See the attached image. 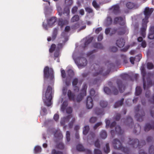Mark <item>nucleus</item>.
<instances>
[{
  "mask_svg": "<svg viewBox=\"0 0 154 154\" xmlns=\"http://www.w3.org/2000/svg\"><path fill=\"white\" fill-rule=\"evenodd\" d=\"M70 9L68 6L65 7L62 12V18L58 21V25L62 28L64 25L67 24L70 18Z\"/></svg>",
  "mask_w": 154,
  "mask_h": 154,
  "instance_id": "obj_1",
  "label": "nucleus"
},
{
  "mask_svg": "<svg viewBox=\"0 0 154 154\" xmlns=\"http://www.w3.org/2000/svg\"><path fill=\"white\" fill-rule=\"evenodd\" d=\"M153 9L152 8H149L146 7L145 9L144 13L145 15V19H143L142 21V27L141 28V34L144 37L146 35L145 31L146 29L147 26L146 23L148 22L147 20L148 16H149L152 12Z\"/></svg>",
  "mask_w": 154,
  "mask_h": 154,
  "instance_id": "obj_2",
  "label": "nucleus"
},
{
  "mask_svg": "<svg viewBox=\"0 0 154 154\" xmlns=\"http://www.w3.org/2000/svg\"><path fill=\"white\" fill-rule=\"evenodd\" d=\"M52 88L48 86L45 94H43L42 99L45 104L48 106L51 105V101L52 98Z\"/></svg>",
  "mask_w": 154,
  "mask_h": 154,
  "instance_id": "obj_3",
  "label": "nucleus"
},
{
  "mask_svg": "<svg viewBox=\"0 0 154 154\" xmlns=\"http://www.w3.org/2000/svg\"><path fill=\"white\" fill-rule=\"evenodd\" d=\"M141 70L143 81V88L144 89H146L152 85L151 81L147 78L150 76L151 74L149 73L146 74L145 73L144 68L143 66H141Z\"/></svg>",
  "mask_w": 154,
  "mask_h": 154,
  "instance_id": "obj_4",
  "label": "nucleus"
},
{
  "mask_svg": "<svg viewBox=\"0 0 154 154\" xmlns=\"http://www.w3.org/2000/svg\"><path fill=\"white\" fill-rule=\"evenodd\" d=\"M44 76L45 79L50 78L53 79L54 77V72L52 69H50L48 66H45L44 69Z\"/></svg>",
  "mask_w": 154,
  "mask_h": 154,
  "instance_id": "obj_5",
  "label": "nucleus"
},
{
  "mask_svg": "<svg viewBox=\"0 0 154 154\" xmlns=\"http://www.w3.org/2000/svg\"><path fill=\"white\" fill-rule=\"evenodd\" d=\"M112 143L115 149H120L122 151H124L125 153H128L127 149L122 146L121 142L118 139H114Z\"/></svg>",
  "mask_w": 154,
  "mask_h": 154,
  "instance_id": "obj_6",
  "label": "nucleus"
},
{
  "mask_svg": "<svg viewBox=\"0 0 154 154\" xmlns=\"http://www.w3.org/2000/svg\"><path fill=\"white\" fill-rule=\"evenodd\" d=\"M79 62L76 61V63L79 68H82L85 66L87 64V61L86 59L84 57L79 58Z\"/></svg>",
  "mask_w": 154,
  "mask_h": 154,
  "instance_id": "obj_7",
  "label": "nucleus"
},
{
  "mask_svg": "<svg viewBox=\"0 0 154 154\" xmlns=\"http://www.w3.org/2000/svg\"><path fill=\"white\" fill-rule=\"evenodd\" d=\"M58 29L57 28H55L52 32V37H48L47 38V40L49 42L51 40L52 41L54 40L56 38L58 34Z\"/></svg>",
  "mask_w": 154,
  "mask_h": 154,
  "instance_id": "obj_8",
  "label": "nucleus"
},
{
  "mask_svg": "<svg viewBox=\"0 0 154 154\" xmlns=\"http://www.w3.org/2000/svg\"><path fill=\"white\" fill-rule=\"evenodd\" d=\"M76 149L79 151H84L86 154H92L91 151L88 149H85L81 144H78L76 146Z\"/></svg>",
  "mask_w": 154,
  "mask_h": 154,
  "instance_id": "obj_9",
  "label": "nucleus"
},
{
  "mask_svg": "<svg viewBox=\"0 0 154 154\" xmlns=\"http://www.w3.org/2000/svg\"><path fill=\"white\" fill-rule=\"evenodd\" d=\"M86 106L88 109H90L92 108L93 106V100L92 97L88 96L86 100Z\"/></svg>",
  "mask_w": 154,
  "mask_h": 154,
  "instance_id": "obj_10",
  "label": "nucleus"
},
{
  "mask_svg": "<svg viewBox=\"0 0 154 154\" xmlns=\"http://www.w3.org/2000/svg\"><path fill=\"white\" fill-rule=\"evenodd\" d=\"M72 117V115H70L66 117L61 119L60 121V124L62 125H64L66 123L68 122L69 119Z\"/></svg>",
  "mask_w": 154,
  "mask_h": 154,
  "instance_id": "obj_11",
  "label": "nucleus"
},
{
  "mask_svg": "<svg viewBox=\"0 0 154 154\" xmlns=\"http://www.w3.org/2000/svg\"><path fill=\"white\" fill-rule=\"evenodd\" d=\"M67 95L70 100H72L74 102L76 101L75 94L72 93L70 90H68Z\"/></svg>",
  "mask_w": 154,
  "mask_h": 154,
  "instance_id": "obj_12",
  "label": "nucleus"
},
{
  "mask_svg": "<svg viewBox=\"0 0 154 154\" xmlns=\"http://www.w3.org/2000/svg\"><path fill=\"white\" fill-rule=\"evenodd\" d=\"M115 23H119L120 25H124L125 23V21L121 17H116L114 20Z\"/></svg>",
  "mask_w": 154,
  "mask_h": 154,
  "instance_id": "obj_13",
  "label": "nucleus"
},
{
  "mask_svg": "<svg viewBox=\"0 0 154 154\" xmlns=\"http://www.w3.org/2000/svg\"><path fill=\"white\" fill-rule=\"evenodd\" d=\"M124 40L122 38H119L116 41V44L119 47L121 48L124 46L125 45Z\"/></svg>",
  "mask_w": 154,
  "mask_h": 154,
  "instance_id": "obj_14",
  "label": "nucleus"
},
{
  "mask_svg": "<svg viewBox=\"0 0 154 154\" xmlns=\"http://www.w3.org/2000/svg\"><path fill=\"white\" fill-rule=\"evenodd\" d=\"M57 18L55 17H52L50 18L48 22V24L50 26H52L54 25L55 23L57 21Z\"/></svg>",
  "mask_w": 154,
  "mask_h": 154,
  "instance_id": "obj_15",
  "label": "nucleus"
},
{
  "mask_svg": "<svg viewBox=\"0 0 154 154\" xmlns=\"http://www.w3.org/2000/svg\"><path fill=\"white\" fill-rule=\"evenodd\" d=\"M93 39V37H88L86 38V40L84 43V46L83 47L84 48H85L92 41Z\"/></svg>",
  "mask_w": 154,
  "mask_h": 154,
  "instance_id": "obj_16",
  "label": "nucleus"
},
{
  "mask_svg": "<svg viewBox=\"0 0 154 154\" xmlns=\"http://www.w3.org/2000/svg\"><path fill=\"white\" fill-rule=\"evenodd\" d=\"M138 42H140V44L143 48H145L146 46V43L145 41L143 40L142 37H139L137 38Z\"/></svg>",
  "mask_w": 154,
  "mask_h": 154,
  "instance_id": "obj_17",
  "label": "nucleus"
},
{
  "mask_svg": "<svg viewBox=\"0 0 154 154\" xmlns=\"http://www.w3.org/2000/svg\"><path fill=\"white\" fill-rule=\"evenodd\" d=\"M148 38L151 39H154V26L151 27Z\"/></svg>",
  "mask_w": 154,
  "mask_h": 154,
  "instance_id": "obj_18",
  "label": "nucleus"
},
{
  "mask_svg": "<svg viewBox=\"0 0 154 154\" xmlns=\"http://www.w3.org/2000/svg\"><path fill=\"white\" fill-rule=\"evenodd\" d=\"M54 137L59 139H62L63 137L62 133L59 131H56L54 134Z\"/></svg>",
  "mask_w": 154,
  "mask_h": 154,
  "instance_id": "obj_19",
  "label": "nucleus"
},
{
  "mask_svg": "<svg viewBox=\"0 0 154 154\" xmlns=\"http://www.w3.org/2000/svg\"><path fill=\"white\" fill-rule=\"evenodd\" d=\"M114 13L116 14L119 11V7L117 5H114L110 9Z\"/></svg>",
  "mask_w": 154,
  "mask_h": 154,
  "instance_id": "obj_20",
  "label": "nucleus"
},
{
  "mask_svg": "<svg viewBox=\"0 0 154 154\" xmlns=\"http://www.w3.org/2000/svg\"><path fill=\"white\" fill-rule=\"evenodd\" d=\"M126 5L128 9H130L136 8H137V7L135 5L131 2H128L126 4Z\"/></svg>",
  "mask_w": 154,
  "mask_h": 154,
  "instance_id": "obj_21",
  "label": "nucleus"
},
{
  "mask_svg": "<svg viewBox=\"0 0 154 154\" xmlns=\"http://www.w3.org/2000/svg\"><path fill=\"white\" fill-rule=\"evenodd\" d=\"M85 95H83V94L81 92L77 96L76 99H75L76 101L78 102H80L82 100L84 96Z\"/></svg>",
  "mask_w": 154,
  "mask_h": 154,
  "instance_id": "obj_22",
  "label": "nucleus"
},
{
  "mask_svg": "<svg viewBox=\"0 0 154 154\" xmlns=\"http://www.w3.org/2000/svg\"><path fill=\"white\" fill-rule=\"evenodd\" d=\"M141 58V56L140 55H139L138 56H136V57L134 58L133 57H131L130 58V61L131 63L132 64H134V61L135 60H138L137 61H139Z\"/></svg>",
  "mask_w": 154,
  "mask_h": 154,
  "instance_id": "obj_23",
  "label": "nucleus"
},
{
  "mask_svg": "<svg viewBox=\"0 0 154 154\" xmlns=\"http://www.w3.org/2000/svg\"><path fill=\"white\" fill-rule=\"evenodd\" d=\"M95 48L92 51H90L87 53V55L88 56L93 55L96 52V44L95 43L93 46Z\"/></svg>",
  "mask_w": 154,
  "mask_h": 154,
  "instance_id": "obj_24",
  "label": "nucleus"
},
{
  "mask_svg": "<svg viewBox=\"0 0 154 154\" xmlns=\"http://www.w3.org/2000/svg\"><path fill=\"white\" fill-rule=\"evenodd\" d=\"M68 105V102L66 101H64L62 103L61 107V110L62 111L64 112L66 107Z\"/></svg>",
  "mask_w": 154,
  "mask_h": 154,
  "instance_id": "obj_25",
  "label": "nucleus"
},
{
  "mask_svg": "<svg viewBox=\"0 0 154 154\" xmlns=\"http://www.w3.org/2000/svg\"><path fill=\"white\" fill-rule=\"evenodd\" d=\"M112 20L110 17H108L105 21V24L106 26H108L112 23Z\"/></svg>",
  "mask_w": 154,
  "mask_h": 154,
  "instance_id": "obj_26",
  "label": "nucleus"
},
{
  "mask_svg": "<svg viewBox=\"0 0 154 154\" xmlns=\"http://www.w3.org/2000/svg\"><path fill=\"white\" fill-rule=\"evenodd\" d=\"M87 88V85L86 84H84L81 90V93L83 94V95H86V90Z\"/></svg>",
  "mask_w": 154,
  "mask_h": 154,
  "instance_id": "obj_27",
  "label": "nucleus"
},
{
  "mask_svg": "<svg viewBox=\"0 0 154 154\" xmlns=\"http://www.w3.org/2000/svg\"><path fill=\"white\" fill-rule=\"evenodd\" d=\"M124 101V99H122L120 101L116 103L114 105V107L116 108L122 105Z\"/></svg>",
  "mask_w": 154,
  "mask_h": 154,
  "instance_id": "obj_28",
  "label": "nucleus"
},
{
  "mask_svg": "<svg viewBox=\"0 0 154 154\" xmlns=\"http://www.w3.org/2000/svg\"><path fill=\"white\" fill-rule=\"evenodd\" d=\"M106 126H110L111 128H112L113 126H114L116 125V123L115 122L112 123L110 125V121L108 120H106Z\"/></svg>",
  "mask_w": 154,
  "mask_h": 154,
  "instance_id": "obj_29",
  "label": "nucleus"
},
{
  "mask_svg": "<svg viewBox=\"0 0 154 154\" xmlns=\"http://www.w3.org/2000/svg\"><path fill=\"white\" fill-rule=\"evenodd\" d=\"M89 130V127L88 125H86L83 128V133L84 134L86 135Z\"/></svg>",
  "mask_w": 154,
  "mask_h": 154,
  "instance_id": "obj_30",
  "label": "nucleus"
},
{
  "mask_svg": "<svg viewBox=\"0 0 154 154\" xmlns=\"http://www.w3.org/2000/svg\"><path fill=\"white\" fill-rule=\"evenodd\" d=\"M79 19V17L77 15H74L71 19L72 22H74L78 21Z\"/></svg>",
  "mask_w": 154,
  "mask_h": 154,
  "instance_id": "obj_31",
  "label": "nucleus"
},
{
  "mask_svg": "<svg viewBox=\"0 0 154 154\" xmlns=\"http://www.w3.org/2000/svg\"><path fill=\"white\" fill-rule=\"evenodd\" d=\"M108 104L107 102L104 100H101L100 103V106L102 108L106 107Z\"/></svg>",
  "mask_w": 154,
  "mask_h": 154,
  "instance_id": "obj_32",
  "label": "nucleus"
},
{
  "mask_svg": "<svg viewBox=\"0 0 154 154\" xmlns=\"http://www.w3.org/2000/svg\"><path fill=\"white\" fill-rule=\"evenodd\" d=\"M71 118H72V120L69 124V128H72L73 123L75 120V118L74 117H73L72 116Z\"/></svg>",
  "mask_w": 154,
  "mask_h": 154,
  "instance_id": "obj_33",
  "label": "nucleus"
},
{
  "mask_svg": "<svg viewBox=\"0 0 154 154\" xmlns=\"http://www.w3.org/2000/svg\"><path fill=\"white\" fill-rule=\"evenodd\" d=\"M56 148L60 149L62 150L64 148V145L62 142H60L57 145Z\"/></svg>",
  "mask_w": 154,
  "mask_h": 154,
  "instance_id": "obj_34",
  "label": "nucleus"
},
{
  "mask_svg": "<svg viewBox=\"0 0 154 154\" xmlns=\"http://www.w3.org/2000/svg\"><path fill=\"white\" fill-rule=\"evenodd\" d=\"M34 151L35 153H39L42 150L41 148L39 146H36L34 148Z\"/></svg>",
  "mask_w": 154,
  "mask_h": 154,
  "instance_id": "obj_35",
  "label": "nucleus"
},
{
  "mask_svg": "<svg viewBox=\"0 0 154 154\" xmlns=\"http://www.w3.org/2000/svg\"><path fill=\"white\" fill-rule=\"evenodd\" d=\"M115 132L117 134H121L122 133V130L120 127L119 126H116L115 128Z\"/></svg>",
  "mask_w": 154,
  "mask_h": 154,
  "instance_id": "obj_36",
  "label": "nucleus"
},
{
  "mask_svg": "<svg viewBox=\"0 0 154 154\" xmlns=\"http://www.w3.org/2000/svg\"><path fill=\"white\" fill-rule=\"evenodd\" d=\"M85 9L87 14L92 13L93 12V10L90 7H86L85 8Z\"/></svg>",
  "mask_w": 154,
  "mask_h": 154,
  "instance_id": "obj_37",
  "label": "nucleus"
},
{
  "mask_svg": "<svg viewBox=\"0 0 154 154\" xmlns=\"http://www.w3.org/2000/svg\"><path fill=\"white\" fill-rule=\"evenodd\" d=\"M56 45L54 44L51 45L50 48L49 49V51L50 53H52L55 50Z\"/></svg>",
  "mask_w": 154,
  "mask_h": 154,
  "instance_id": "obj_38",
  "label": "nucleus"
},
{
  "mask_svg": "<svg viewBox=\"0 0 154 154\" xmlns=\"http://www.w3.org/2000/svg\"><path fill=\"white\" fill-rule=\"evenodd\" d=\"M66 140L68 142H69L70 141V134L69 131H67L66 132Z\"/></svg>",
  "mask_w": 154,
  "mask_h": 154,
  "instance_id": "obj_39",
  "label": "nucleus"
},
{
  "mask_svg": "<svg viewBox=\"0 0 154 154\" xmlns=\"http://www.w3.org/2000/svg\"><path fill=\"white\" fill-rule=\"evenodd\" d=\"M100 137L103 139H105L107 137V134L105 131H102L100 134Z\"/></svg>",
  "mask_w": 154,
  "mask_h": 154,
  "instance_id": "obj_40",
  "label": "nucleus"
},
{
  "mask_svg": "<svg viewBox=\"0 0 154 154\" xmlns=\"http://www.w3.org/2000/svg\"><path fill=\"white\" fill-rule=\"evenodd\" d=\"M141 92V90L140 87H137L136 89V94L137 95H139L140 94Z\"/></svg>",
  "mask_w": 154,
  "mask_h": 154,
  "instance_id": "obj_41",
  "label": "nucleus"
},
{
  "mask_svg": "<svg viewBox=\"0 0 154 154\" xmlns=\"http://www.w3.org/2000/svg\"><path fill=\"white\" fill-rule=\"evenodd\" d=\"M117 84L119 86V89H121V92H122V90L124 89V88L122 85L121 82L120 80L118 81L117 82Z\"/></svg>",
  "mask_w": 154,
  "mask_h": 154,
  "instance_id": "obj_42",
  "label": "nucleus"
},
{
  "mask_svg": "<svg viewBox=\"0 0 154 154\" xmlns=\"http://www.w3.org/2000/svg\"><path fill=\"white\" fill-rule=\"evenodd\" d=\"M78 7L76 6H74L72 8L71 12L72 14H74L76 13L77 11Z\"/></svg>",
  "mask_w": 154,
  "mask_h": 154,
  "instance_id": "obj_43",
  "label": "nucleus"
},
{
  "mask_svg": "<svg viewBox=\"0 0 154 154\" xmlns=\"http://www.w3.org/2000/svg\"><path fill=\"white\" fill-rule=\"evenodd\" d=\"M78 82V79L77 78H75L74 79L72 82V85L73 86H76Z\"/></svg>",
  "mask_w": 154,
  "mask_h": 154,
  "instance_id": "obj_44",
  "label": "nucleus"
},
{
  "mask_svg": "<svg viewBox=\"0 0 154 154\" xmlns=\"http://www.w3.org/2000/svg\"><path fill=\"white\" fill-rule=\"evenodd\" d=\"M51 154H63L62 152L60 151H57L55 149H53L51 152Z\"/></svg>",
  "mask_w": 154,
  "mask_h": 154,
  "instance_id": "obj_45",
  "label": "nucleus"
},
{
  "mask_svg": "<svg viewBox=\"0 0 154 154\" xmlns=\"http://www.w3.org/2000/svg\"><path fill=\"white\" fill-rule=\"evenodd\" d=\"M104 91L107 94H110L111 93V91L110 89L107 87H105L104 88Z\"/></svg>",
  "mask_w": 154,
  "mask_h": 154,
  "instance_id": "obj_46",
  "label": "nucleus"
},
{
  "mask_svg": "<svg viewBox=\"0 0 154 154\" xmlns=\"http://www.w3.org/2000/svg\"><path fill=\"white\" fill-rule=\"evenodd\" d=\"M104 150L105 152L106 153H108L109 151V148L108 144H106V147L104 148Z\"/></svg>",
  "mask_w": 154,
  "mask_h": 154,
  "instance_id": "obj_47",
  "label": "nucleus"
},
{
  "mask_svg": "<svg viewBox=\"0 0 154 154\" xmlns=\"http://www.w3.org/2000/svg\"><path fill=\"white\" fill-rule=\"evenodd\" d=\"M151 128L154 129V126L152 127L150 125H146L145 128V131H147Z\"/></svg>",
  "mask_w": 154,
  "mask_h": 154,
  "instance_id": "obj_48",
  "label": "nucleus"
},
{
  "mask_svg": "<svg viewBox=\"0 0 154 154\" xmlns=\"http://www.w3.org/2000/svg\"><path fill=\"white\" fill-rule=\"evenodd\" d=\"M57 10L58 13V15L60 16H62L63 12L62 8L60 7H58L57 8Z\"/></svg>",
  "mask_w": 154,
  "mask_h": 154,
  "instance_id": "obj_49",
  "label": "nucleus"
},
{
  "mask_svg": "<svg viewBox=\"0 0 154 154\" xmlns=\"http://www.w3.org/2000/svg\"><path fill=\"white\" fill-rule=\"evenodd\" d=\"M153 64L151 63H147V67L149 69H151L153 67Z\"/></svg>",
  "mask_w": 154,
  "mask_h": 154,
  "instance_id": "obj_50",
  "label": "nucleus"
},
{
  "mask_svg": "<svg viewBox=\"0 0 154 154\" xmlns=\"http://www.w3.org/2000/svg\"><path fill=\"white\" fill-rule=\"evenodd\" d=\"M96 121V117H92L90 119V122L92 123H95Z\"/></svg>",
  "mask_w": 154,
  "mask_h": 154,
  "instance_id": "obj_51",
  "label": "nucleus"
},
{
  "mask_svg": "<svg viewBox=\"0 0 154 154\" xmlns=\"http://www.w3.org/2000/svg\"><path fill=\"white\" fill-rule=\"evenodd\" d=\"M89 92L90 95L91 96H93L95 94V92L94 89L92 88L90 90Z\"/></svg>",
  "mask_w": 154,
  "mask_h": 154,
  "instance_id": "obj_52",
  "label": "nucleus"
},
{
  "mask_svg": "<svg viewBox=\"0 0 154 154\" xmlns=\"http://www.w3.org/2000/svg\"><path fill=\"white\" fill-rule=\"evenodd\" d=\"M66 112L69 114H70L72 112V109L71 107H68L66 109Z\"/></svg>",
  "mask_w": 154,
  "mask_h": 154,
  "instance_id": "obj_53",
  "label": "nucleus"
},
{
  "mask_svg": "<svg viewBox=\"0 0 154 154\" xmlns=\"http://www.w3.org/2000/svg\"><path fill=\"white\" fill-rule=\"evenodd\" d=\"M61 76L62 78H65L66 77V74L65 71L64 70H62L61 71Z\"/></svg>",
  "mask_w": 154,
  "mask_h": 154,
  "instance_id": "obj_54",
  "label": "nucleus"
},
{
  "mask_svg": "<svg viewBox=\"0 0 154 154\" xmlns=\"http://www.w3.org/2000/svg\"><path fill=\"white\" fill-rule=\"evenodd\" d=\"M59 50L56 51L54 53V56L55 57H58L59 55Z\"/></svg>",
  "mask_w": 154,
  "mask_h": 154,
  "instance_id": "obj_55",
  "label": "nucleus"
},
{
  "mask_svg": "<svg viewBox=\"0 0 154 154\" xmlns=\"http://www.w3.org/2000/svg\"><path fill=\"white\" fill-rule=\"evenodd\" d=\"M66 2L67 3L68 5L70 6L72 4L73 1L72 0H66Z\"/></svg>",
  "mask_w": 154,
  "mask_h": 154,
  "instance_id": "obj_56",
  "label": "nucleus"
},
{
  "mask_svg": "<svg viewBox=\"0 0 154 154\" xmlns=\"http://www.w3.org/2000/svg\"><path fill=\"white\" fill-rule=\"evenodd\" d=\"M63 47V44L62 43H59L57 47V50H59L60 49L62 48Z\"/></svg>",
  "mask_w": 154,
  "mask_h": 154,
  "instance_id": "obj_57",
  "label": "nucleus"
},
{
  "mask_svg": "<svg viewBox=\"0 0 154 154\" xmlns=\"http://www.w3.org/2000/svg\"><path fill=\"white\" fill-rule=\"evenodd\" d=\"M138 140H135L134 143L133 144V145H134V147H135L137 146L138 144Z\"/></svg>",
  "mask_w": 154,
  "mask_h": 154,
  "instance_id": "obj_58",
  "label": "nucleus"
},
{
  "mask_svg": "<svg viewBox=\"0 0 154 154\" xmlns=\"http://www.w3.org/2000/svg\"><path fill=\"white\" fill-rule=\"evenodd\" d=\"M59 118V116L57 114H55L54 116V119L56 121L58 120Z\"/></svg>",
  "mask_w": 154,
  "mask_h": 154,
  "instance_id": "obj_59",
  "label": "nucleus"
},
{
  "mask_svg": "<svg viewBox=\"0 0 154 154\" xmlns=\"http://www.w3.org/2000/svg\"><path fill=\"white\" fill-rule=\"evenodd\" d=\"M111 51L113 52H115L117 51V48L115 47H112L111 48Z\"/></svg>",
  "mask_w": 154,
  "mask_h": 154,
  "instance_id": "obj_60",
  "label": "nucleus"
},
{
  "mask_svg": "<svg viewBox=\"0 0 154 154\" xmlns=\"http://www.w3.org/2000/svg\"><path fill=\"white\" fill-rule=\"evenodd\" d=\"M111 32V30L109 28H107L106 29L105 31V33L107 35L109 34L110 35V33Z\"/></svg>",
  "mask_w": 154,
  "mask_h": 154,
  "instance_id": "obj_61",
  "label": "nucleus"
},
{
  "mask_svg": "<svg viewBox=\"0 0 154 154\" xmlns=\"http://www.w3.org/2000/svg\"><path fill=\"white\" fill-rule=\"evenodd\" d=\"M116 32V30L115 29H111V32L110 33V35H112L113 34H114Z\"/></svg>",
  "mask_w": 154,
  "mask_h": 154,
  "instance_id": "obj_62",
  "label": "nucleus"
},
{
  "mask_svg": "<svg viewBox=\"0 0 154 154\" xmlns=\"http://www.w3.org/2000/svg\"><path fill=\"white\" fill-rule=\"evenodd\" d=\"M113 93V94L115 95L117 94H118V91L115 88H113L112 89Z\"/></svg>",
  "mask_w": 154,
  "mask_h": 154,
  "instance_id": "obj_63",
  "label": "nucleus"
},
{
  "mask_svg": "<svg viewBox=\"0 0 154 154\" xmlns=\"http://www.w3.org/2000/svg\"><path fill=\"white\" fill-rule=\"evenodd\" d=\"M103 38V35L102 34H100L98 37V40L99 41H101Z\"/></svg>",
  "mask_w": 154,
  "mask_h": 154,
  "instance_id": "obj_64",
  "label": "nucleus"
}]
</instances>
